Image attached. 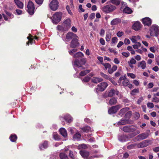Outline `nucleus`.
<instances>
[{"label":"nucleus","instance_id":"1","mask_svg":"<svg viewBox=\"0 0 159 159\" xmlns=\"http://www.w3.org/2000/svg\"><path fill=\"white\" fill-rule=\"evenodd\" d=\"M84 57V54L80 52H78L74 54L73 57L76 59L74 61V65L78 68L81 67L82 65H84L87 62L86 58L77 59L78 58H82Z\"/></svg>","mask_w":159,"mask_h":159},{"label":"nucleus","instance_id":"2","mask_svg":"<svg viewBox=\"0 0 159 159\" xmlns=\"http://www.w3.org/2000/svg\"><path fill=\"white\" fill-rule=\"evenodd\" d=\"M62 13L61 12H57L53 15L52 18V21L54 24H57L60 22L62 18Z\"/></svg>","mask_w":159,"mask_h":159},{"label":"nucleus","instance_id":"3","mask_svg":"<svg viewBox=\"0 0 159 159\" xmlns=\"http://www.w3.org/2000/svg\"><path fill=\"white\" fill-rule=\"evenodd\" d=\"M107 4L103 7L102 8V11L106 13H108L110 12L114 11L116 9V7L115 6L110 3Z\"/></svg>","mask_w":159,"mask_h":159},{"label":"nucleus","instance_id":"4","mask_svg":"<svg viewBox=\"0 0 159 159\" xmlns=\"http://www.w3.org/2000/svg\"><path fill=\"white\" fill-rule=\"evenodd\" d=\"M27 7L28 13L30 15H33L34 13L35 7L34 4L31 1H28Z\"/></svg>","mask_w":159,"mask_h":159},{"label":"nucleus","instance_id":"5","mask_svg":"<svg viewBox=\"0 0 159 159\" xmlns=\"http://www.w3.org/2000/svg\"><path fill=\"white\" fill-rule=\"evenodd\" d=\"M159 29L158 26L152 25L150 29V35L152 36H157L159 34Z\"/></svg>","mask_w":159,"mask_h":159},{"label":"nucleus","instance_id":"6","mask_svg":"<svg viewBox=\"0 0 159 159\" xmlns=\"http://www.w3.org/2000/svg\"><path fill=\"white\" fill-rule=\"evenodd\" d=\"M108 86L107 83L103 82L98 85V87L95 89V91L97 93L99 92H102L104 91Z\"/></svg>","mask_w":159,"mask_h":159},{"label":"nucleus","instance_id":"7","mask_svg":"<svg viewBox=\"0 0 159 159\" xmlns=\"http://www.w3.org/2000/svg\"><path fill=\"white\" fill-rule=\"evenodd\" d=\"M59 2L57 0H52L49 4V7L52 11H56L58 8Z\"/></svg>","mask_w":159,"mask_h":159},{"label":"nucleus","instance_id":"8","mask_svg":"<svg viewBox=\"0 0 159 159\" xmlns=\"http://www.w3.org/2000/svg\"><path fill=\"white\" fill-rule=\"evenodd\" d=\"M71 21L69 18L65 20L63 22V30L64 31L68 30L71 27Z\"/></svg>","mask_w":159,"mask_h":159},{"label":"nucleus","instance_id":"9","mask_svg":"<svg viewBox=\"0 0 159 159\" xmlns=\"http://www.w3.org/2000/svg\"><path fill=\"white\" fill-rule=\"evenodd\" d=\"M120 105H117L111 107L108 110V113L110 114H114L120 108Z\"/></svg>","mask_w":159,"mask_h":159},{"label":"nucleus","instance_id":"10","mask_svg":"<svg viewBox=\"0 0 159 159\" xmlns=\"http://www.w3.org/2000/svg\"><path fill=\"white\" fill-rule=\"evenodd\" d=\"M136 129L133 125L125 126L123 128V130L125 132H133L135 131Z\"/></svg>","mask_w":159,"mask_h":159},{"label":"nucleus","instance_id":"11","mask_svg":"<svg viewBox=\"0 0 159 159\" xmlns=\"http://www.w3.org/2000/svg\"><path fill=\"white\" fill-rule=\"evenodd\" d=\"M150 140H146L143 141L138 144L137 147L139 148L146 147L150 145Z\"/></svg>","mask_w":159,"mask_h":159},{"label":"nucleus","instance_id":"12","mask_svg":"<svg viewBox=\"0 0 159 159\" xmlns=\"http://www.w3.org/2000/svg\"><path fill=\"white\" fill-rule=\"evenodd\" d=\"M142 21L144 26H149L152 23L151 19L149 17H146L143 18Z\"/></svg>","mask_w":159,"mask_h":159},{"label":"nucleus","instance_id":"13","mask_svg":"<svg viewBox=\"0 0 159 159\" xmlns=\"http://www.w3.org/2000/svg\"><path fill=\"white\" fill-rule=\"evenodd\" d=\"M78 39L77 38H74L72 39L70 43V47L71 48H75L78 46L79 44L78 42Z\"/></svg>","mask_w":159,"mask_h":159},{"label":"nucleus","instance_id":"14","mask_svg":"<svg viewBox=\"0 0 159 159\" xmlns=\"http://www.w3.org/2000/svg\"><path fill=\"white\" fill-rule=\"evenodd\" d=\"M76 34L72 32H69L67 33L66 36V39L68 40L73 39L75 38H77Z\"/></svg>","mask_w":159,"mask_h":159},{"label":"nucleus","instance_id":"15","mask_svg":"<svg viewBox=\"0 0 159 159\" xmlns=\"http://www.w3.org/2000/svg\"><path fill=\"white\" fill-rule=\"evenodd\" d=\"M142 25L139 21L135 22L133 25V28L136 31H138L141 28Z\"/></svg>","mask_w":159,"mask_h":159},{"label":"nucleus","instance_id":"16","mask_svg":"<svg viewBox=\"0 0 159 159\" xmlns=\"http://www.w3.org/2000/svg\"><path fill=\"white\" fill-rule=\"evenodd\" d=\"M149 134L148 133H143L138 135L137 137L139 139L142 140L146 139L148 136Z\"/></svg>","mask_w":159,"mask_h":159},{"label":"nucleus","instance_id":"17","mask_svg":"<svg viewBox=\"0 0 159 159\" xmlns=\"http://www.w3.org/2000/svg\"><path fill=\"white\" fill-rule=\"evenodd\" d=\"M48 147V142L45 140L44 142L39 145V148L41 150L43 149V148L46 149Z\"/></svg>","mask_w":159,"mask_h":159},{"label":"nucleus","instance_id":"18","mask_svg":"<svg viewBox=\"0 0 159 159\" xmlns=\"http://www.w3.org/2000/svg\"><path fill=\"white\" fill-rule=\"evenodd\" d=\"M61 118H63L68 123H70L72 121V118L70 115H66L64 116V117H60V119L61 120Z\"/></svg>","mask_w":159,"mask_h":159},{"label":"nucleus","instance_id":"19","mask_svg":"<svg viewBox=\"0 0 159 159\" xmlns=\"http://www.w3.org/2000/svg\"><path fill=\"white\" fill-rule=\"evenodd\" d=\"M119 140L122 142H125L129 140L128 136L126 135H121L118 137Z\"/></svg>","mask_w":159,"mask_h":159},{"label":"nucleus","instance_id":"20","mask_svg":"<svg viewBox=\"0 0 159 159\" xmlns=\"http://www.w3.org/2000/svg\"><path fill=\"white\" fill-rule=\"evenodd\" d=\"M80 153L82 157L84 158L88 157L89 155V152L85 151H80Z\"/></svg>","mask_w":159,"mask_h":159},{"label":"nucleus","instance_id":"21","mask_svg":"<svg viewBox=\"0 0 159 159\" xmlns=\"http://www.w3.org/2000/svg\"><path fill=\"white\" fill-rule=\"evenodd\" d=\"M91 80L92 82L97 84L98 83L102 81L103 79L102 78L98 77H94Z\"/></svg>","mask_w":159,"mask_h":159},{"label":"nucleus","instance_id":"22","mask_svg":"<svg viewBox=\"0 0 159 159\" xmlns=\"http://www.w3.org/2000/svg\"><path fill=\"white\" fill-rule=\"evenodd\" d=\"M121 20L120 18H116L113 19L111 22V25H115L120 23Z\"/></svg>","mask_w":159,"mask_h":159},{"label":"nucleus","instance_id":"23","mask_svg":"<svg viewBox=\"0 0 159 159\" xmlns=\"http://www.w3.org/2000/svg\"><path fill=\"white\" fill-rule=\"evenodd\" d=\"M14 1L18 8L22 9L23 8V4L19 0H14Z\"/></svg>","mask_w":159,"mask_h":159},{"label":"nucleus","instance_id":"24","mask_svg":"<svg viewBox=\"0 0 159 159\" xmlns=\"http://www.w3.org/2000/svg\"><path fill=\"white\" fill-rule=\"evenodd\" d=\"M117 102V98L113 97L109 100V104L111 105H114L116 104Z\"/></svg>","mask_w":159,"mask_h":159},{"label":"nucleus","instance_id":"25","mask_svg":"<svg viewBox=\"0 0 159 159\" xmlns=\"http://www.w3.org/2000/svg\"><path fill=\"white\" fill-rule=\"evenodd\" d=\"M59 132L61 134L64 138H66L67 136L66 130L64 128H61L59 129Z\"/></svg>","mask_w":159,"mask_h":159},{"label":"nucleus","instance_id":"26","mask_svg":"<svg viewBox=\"0 0 159 159\" xmlns=\"http://www.w3.org/2000/svg\"><path fill=\"white\" fill-rule=\"evenodd\" d=\"M146 64L145 61H142L139 62L138 63V67H141L142 69H144L146 67Z\"/></svg>","mask_w":159,"mask_h":159},{"label":"nucleus","instance_id":"27","mask_svg":"<svg viewBox=\"0 0 159 159\" xmlns=\"http://www.w3.org/2000/svg\"><path fill=\"white\" fill-rule=\"evenodd\" d=\"M117 69V66L116 65H114L111 68L108 69V72L110 74H112L114 71H116Z\"/></svg>","mask_w":159,"mask_h":159},{"label":"nucleus","instance_id":"28","mask_svg":"<svg viewBox=\"0 0 159 159\" xmlns=\"http://www.w3.org/2000/svg\"><path fill=\"white\" fill-rule=\"evenodd\" d=\"M17 138V135L15 134H11L9 137V139L12 142H15Z\"/></svg>","mask_w":159,"mask_h":159},{"label":"nucleus","instance_id":"29","mask_svg":"<svg viewBox=\"0 0 159 159\" xmlns=\"http://www.w3.org/2000/svg\"><path fill=\"white\" fill-rule=\"evenodd\" d=\"M115 90L113 89H111L109 91L108 94V96L110 97H112L115 95Z\"/></svg>","mask_w":159,"mask_h":159},{"label":"nucleus","instance_id":"30","mask_svg":"<svg viewBox=\"0 0 159 159\" xmlns=\"http://www.w3.org/2000/svg\"><path fill=\"white\" fill-rule=\"evenodd\" d=\"M111 36V33L110 32L106 33V40L107 42H109Z\"/></svg>","mask_w":159,"mask_h":159},{"label":"nucleus","instance_id":"31","mask_svg":"<svg viewBox=\"0 0 159 159\" xmlns=\"http://www.w3.org/2000/svg\"><path fill=\"white\" fill-rule=\"evenodd\" d=\"M81 129L83 132L88 133L90 131L91 128L89 126H87L82 128Z\"/></svg>","mask_w":159,"mask_h":159},{"label":"nucleus","instance_id":"32","mask_svg":"<svg viewBox=\"0 0 159 159\" xmlns=\"http://www.w3.org/2000/svg\"><path fill=\"white\" fill-rule=\"evenodd\" d=\"M123 12L128 14H131L132 12V10L128 7H126L123 10Z\"/></svg>","mask_w":159,"mask_h":159},{"label":"nucleus","instance_id":"33","mask_svg":"<svg viewBox=\"0 0 159 159\" xmlns=\"http://www.w3.org/2000/svg\"><path fill=\"white\" fill-rule=\"evenodd\" d=\"M90 72V70H86L81 71L80 73V76H84L89 73Z\"/></svg>","mask_w":159,"mask_h":159},{"label":"nucleus","instance_id":"34","mask_svg":"<svg viewBox=\"0 0 159 159\" xmlns=\"http://www.w3.org/2000/svg\"><path fill=\"white\" fill-rule=\"evenodd\" d=\"M121 2V0H111L110 2L116 6L119 5Z\"/></svg>","mask_w":159,"mask_h":159},{"label":"nucleus","instance_id":"35","mask_svg":"<svg viewBox=\"0 0 159 159\" xmlns=\"http://www.w3.org/2000/svg\"><path fill=\"white\" fill-rule=\"evenodd\" d=\"M75 153H76V152H75V153H74L72 151L70 150L69 151V156L72 159H75Z\"/></svg>","mask_w":159,"mask_h":159},{"label":"nucleus","instance_id":"36","mask_svg":"<svg viewBox=\"0 0 159 159\" xmlns=\"http://www.w3.org/2000/svg\"><path fill=\"white\" fill-rule=\"evenodd\" d=\"M81 134L80 133L78 132L75 134L73 136V138L75 140L79 139L81 137Z\"/></svg>","mask_w":159,"mask_h":159},{"label":"nucleus","instance_id":"37","mask_svg":"<svg viewBox=\"0 0 159 159\" xmlns=\"http://www.w3.org/2000/svg\"><path fill=\"white\" fill-rule=\"evenodd\" d=\"M59 157L61 159H66L68 158V156L65 153L61 152L59 154Z\"/></svg>","mask_w":159,"mask_h":159},{"label":"nucleus","instance_id":"38","mask_svg":"<svg viewBox=\"0 0 159 159\" xmlns=\"http://www.w3.org/2000/svg\"><path fill=\"white\" fill-rule=\"evenodd\" d=\"M127 121L126 120H122L121 121L119 122L117 124L119 125H125L127 124Z\"/></svg>","mask_w":159,"mask_h":159},{"label":"nucleus","instance_id":"39","mask_svg":"<svg viewBox=\"0 0 159 159\" xmlns=\"http://www.w3.org/2000/svg\"><path fill=\"white\" fill-rule=\"evenodd\" d=\"M90 80V77L88 76H85L84 79L82 80V81L84 83L89 82Z\"/></svg>","mask_w":159,"mask_h":159},{"label":"nucleus","instance_id":"40","mask_svg":"<svg viewBox=\"0 0 159 159\" xmlns=\"http://www.w3.org/2000/svg\"><path fill=\"white\" fill-rule=\"evenodd\" d=\"M100 75L102 77L106 79L109 80V79L110 78L108 75L104 74L102 72H100Z\"/></svg>","mask_w":159,"mask_h":159},{"label":"nucleus","instance_id":"41","mask_svg":"<svg viewBox=\"0 0 159 159\" xmlns=\"http://www.w3.org/2000/svg\"><path fill=\"white\" fill-rule=\"evenodd\" d=\"M139 92V90L138 89H135L132 90L131 94L132 95H135L136 94V93H138Z\"/></svg>","mask_w":159,"mask_h":159},{"label":"nucleus","instance_id":"42","mask_svg":"<svg viewBox=\"0 0 159 159\" xmlns=\"http://www.w3.org/2000/svg\"><path fill=\"white\" fill-rule=\"evenodd\" d=\"M103 65L105 67V68L107 70V68L110 69L111 67V65L109 63H102Z\"/></svg>","mask_w":159,"mask_h":159},{"label":"nucleus","instance_id":"43","mask_svg":"<svg viewBox=\"0 0 159 159\" xmlns=\"http://www.w3.org/2000/svg\"><path fill=\"white\" fill-rule=\"evenodd\" d=\"M129 80L128 79H125L122 82L123 85L124 86H126L129 84Z\"/></svg>","mask_w":159,"mask_h":159},{"label":"nucleus","instance_id":"44","mask_svg":"<svg viewBox=\"0 0 159 159\" xmlns=\"http://www.w3.org/2000/svg\"><path fill=\"white\" fill-rule=\"evenodd\" d=\"M5 13L7 15L10 17L11 19L14 18V16L11 13L8 12L7 11H5Z\"/></svg>","mask_w":159,"mask_h":159},{"label":"nucleus","instance_id":"45","mask_svg":"<svg viewBox=\"0 0 159 159\" xmlns=\"http://www.w3.org/2000/svg\"><path fill=\"white\" fill-rule=\"evenodd\" d=\"M29 41L26 42V44L27 45H29V43L32 44L35 41L34 40V39H28Z\"/></svg>","mask_w":159,"mask_h":159},{"label":"nucleus","instance_id":"46","mask_svg":"<svg viewBox=\"0 0 159 159\" xmlns=\"http://www.w3.org/2000/svg\"><path fill=\"white\" fill-rule=\"evenodd\" d=\"M136 144H133L128 146L127 147V149H131L134 148L136 146Z\"/></svg>","mask_w":159,"mask_h":159},{"label":"nucleus","instance_id":"47","mask_svg":"<svg viewBox=\"0 0 159 159\" xmlns=\"http://www.w3.org/2000/svg\"><path fill=\"white\" fill-rule=\"evenodd\" d=\"M77 49H73L70 51H69V53L70 55L71 56H73L74 55L73 54L74 53L77 52Z\"/></svg>","mask_w":159,"mask_h":159},{"label":"nucleus","instance_id":"48","mask_svg":"<svg viewBox=\"0 0 159 159\" xmlns=\"http://www.w3.org/2000/svg\"><path fill=\"white\" fill-rule=\"evenodd\" d=\"M126 112V109L125 108H122L121 109L119 113V115H120V116H122L123 114L125 113Z\"/></svg>","mask_w":159,"mask_h":159},{"label":"nucleus","instance_id":"49","mask_svg":"<svg viewBox=\"0 0 159 159\" xmlns=\"http://www.w3.org/2000/svg\"><path fill=\"white\" fill-rule=\"evenodd\" d=\"M131 115V112L130 111H129L128 112H127L126 113V114H125V117L126 118H129L130 117Z\"/></svg>","mask_w":159,"mask_h":159},{"label":"nucleus","instance_id":"50","mask_svg":"<svg viewBox=\"0 0 159 159\" xmlns=\"http://www.w3.org/2000/svg\"><path fill=\"white\" fill-rule=\"evenodd\" d=\"M127 75L129 77H130L132 79H134L136 77L135 75L133 73H127Z\"/></svg>","mask_w":159,"mask_h":159},{"label":"nucleus","instance_id":"51","mask_svg":"<svg viewBox=\"0 0 159 159\" xmlns=\"http://www.w3.org/2000/svg\"><path fill=\"white\" fill-rule=\"evenodd\" d=\"M128 62L131 64H135L136 63V61L133 58H132L129 61H128Z\"/></svg>","mask_w":159,"mask_h":159},{"label":"nucleus","instance_id":"52","mask_svg":"<svg viewBox=\"0 0 159 159\" xmlns=\"http://www.w3.org/2000/svg\"><path fill=\"white\" fill-rule=\"evenodd\" d=\"M44 0H35L36 3L39 5H42L43 2Z\"/></svg>","mask_w":159,"mask_h":159},{"label":"nucleus","instance_id":"53","mask_svg":"<svg viewBox=\"0 0 159 159\" xmlns=\"http://www.w3.org/2000/svg\"><path fill=\"white\" fill-rule=\"evenodd\" d=\"M66 8L67 11L68 13L70 15H72V13L70 10V7L68 5H67L66 6Z\"/></svg>","mask_w":159,"mask_h":159},{"label":"nucleus","instance_id":"54","mask_svg":"<svg viewBox=\"0 0 159 159\" xmlns=\"http://www.w3.org/2000/svg\"><path fill=\"white\" fill-rule=\"evenodd\" d=\"M152 101L157 103L159 102V98L157 97H155L152 98Z\"/></svg>","mask_w":159,"mask_h":159},{"label":"nucleus","instance_id":"55","mask_svg":"<svg viewBox=\"0 0 159 159\" xmlns=\"http://www.w3.org/2000/svg\"><path fill=\"white\" fill-rule=\"evenodd\" d=\"M124 34V33L123 32L119 31L117 33L116 35L118 37H120L123 35Z\"/></svg>","mask_w":159,"mask_h":159},{"label":"nucleus","instance_id":"56","mask_svg":"<svg viewBox=\"0 0 159 159\" xmlns=\"http://www.w3.org/2000/svg\"><path fill=\"white\" fill-rule=\"evenodd\" d=\"M127 135L128 136L129 140V139H131L132 138L135 136V135L134 133L130 134Z\"/></svg>","mask_w":159,"mask_h":159},{"label":"nucleus","instance_id":"57","mask_svg":"<svg viewBox=\"0 0 159 159\" xmlns=\"http://www.w3.org/2000/svg\"><path fill=\"white\" fill-rule=\"evenodd\" d=\"M109 80L114 85H117V83L112 78H110L109 79Z\"/></svg>","mask_w":159,"mask_h":159},{"label":"nucleus","instance_id":"58","mask_svg":"<svg viewBox=\"0 0 159 159\" xmlns=\"http://www.w3.org/2000/svg\"><path fill=\"white\" fill-rule=\"evenodd\" d=\"M147 106L148 107L152 108L154 107V105L152 103L148 102L147 103Z\"/></svg>","mask_w":159,"mask_h":159},{"label":"nucleus","instance_id":"59","mask_svg":"<svg viewBox=\"0 0 159 159\" xmlns=\"http://www.w3.org/2000/svg\"><path fill=\"white\" fill-rule=\"evenodd\" d=\"M108 50L110 52L114 53V54H116L117 53V52L112 48H109L108 49Z\"/></svg>","mask_w":159,"mask_h":159},{"label":"nucleus","instance_id":"60","mask_svg":"<svg viewBox=\"0 0 159 159\" xmlns=\"http://www.w3.org/2000/svg\"><path fill=\"white\" fill-rule=\"evenodd\" d=\"M99 41L102 45H104L105 44V41L103 38H101L100 39Z\"/></svg>","mask_w":159,"mask_h":159},{"label":"nucleus","instance_id":"61","mask_svg":"<svg viewBox=\"0 0 159 159\" xmlns=\"http://www.w3.org/2000/svg\"><path fill=\"white\" fill-rule=\"evenodd\" d=\"M129 52H122V54L123 56H124L127 57L129 56Z\"/></svg>","mask_w":159,"mask_h":159},{"label":"nucleus","instance_id":"62","mask_svg":"<svg viewBox=\"0 0 159 159\" xmlns=\"http://www.w3.org/2000/svg\"><path fill=\"white\" fill-rule=\"evenodd\" d=\"M117 39L116 37H114L112 39V43H115L117 42Z\"/></svg>","mask_w":159,"mask_h":159},{"label":"nucleus","instance_id":"63","mask_svg":"<svg viewBox=\"0 0 159 159\" xmlns=\"http://www.w3.org/2000/svg\"><path fill=\"white\" fill-rule=\"evenodd\" d=\"M105 31L103 29H101L100 33V35L102 36H103L105 34Z\"/></svg>","mask_w":159,"mask_h":159},{"label":"nucleus","instance_id":"64","mask_svg":"<svg viewBox=\"0 0 159 159\" xmlns=\"http://www.w3.org/2000/svg\"><path fill=\"white\" fill-rule=\"evenodd\" d=\"M153 151L155 152H157L159 151V146L153 148Z\"/></svg>","mask_w":159,"mask_h":159}]
</instances>
